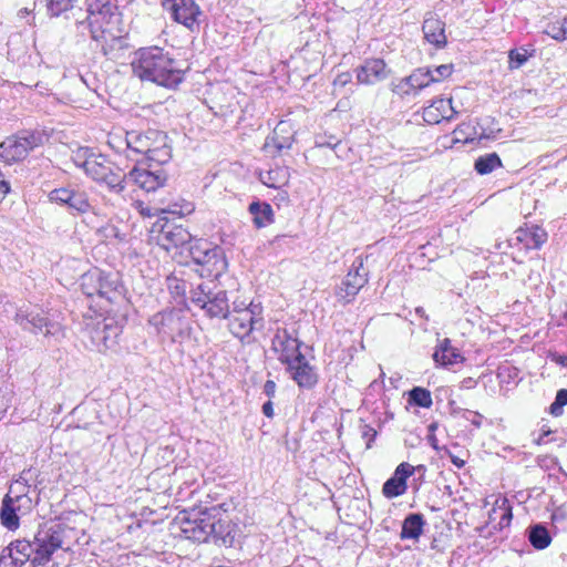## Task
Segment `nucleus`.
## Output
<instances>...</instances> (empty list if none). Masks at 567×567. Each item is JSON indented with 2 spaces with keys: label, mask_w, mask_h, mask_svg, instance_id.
I'll use <instances>...</instances> for the list:
<instances>
[{
  "label": "nucleus",
  "mask_w": 567,
  "mask_h": 567,
  "mask_svg": "<svg viewBox=\"0 0 567 567\" xmlns=\"http://www.w3.org/2000/svg\"><path fill=\"white\" fill-rule=\"evenodd\" d=\"M375 435H377V432L373 427H371L369 425L363 426L362 436L364 439H368V443H367L368 447H370V441H372Z\"/></svg>",
  "instance_id": "bf43d9fd"
},
{
  "label": "nucleus",
  "mask_w": 567,
  "mask_h": 567,
  "mask_svg": "<svg viewBox=\"0 0 567 567\" xmlns=\"http://www.w3.org/2000/svg\"><path fill=\"white\" fill-rule=\"evenodd\" d=\"M229 329L236 338L244 340L250 336L252 330L257 329V322L249 315V311H241L233 316L229 321Z\"/></svg>",
  "instance_id": "a878e982"
},
{
  "label": "nucleus",
  "mask_w": 567,
  "mask_h": 567,
  "mask_svg": "<svg viewBox=\"0 0 567 567\" xmlns=\"http://www.w3.org/2000/svg\"><path fill=\"white\" fill-rule=\"evenodd\" d=\"M355 73L358 83L365 85H373L388 76L385 63L381 59L367 60L355 70Z\"/></svg>",
  "instance_id": "4be33fe9"
},
{
  "label": "nucleus",
  "mask_w": 567,
  "mask_h": 567,
  "mask_svg": "<svg viewBox=\"0 0 567 567\" xmlns=\"http://www.w3.org/2000/svg\"><path fill=\"white\" fill-rule=\"evenodd\" d=\"M162 6L176 22L184 24L190 31L198 28V17L202 11L194 0H163Z\"/></svg>",
  "instance_id": "4468645a"
},
{
  "label": "nucleus",
  "mask_w": 567,
  "mask_h": 567,
  "mask_svg": "<svg viewBox=\"0 0 567 567\" xmlns=\"http://www.w3.org/2000/svg\"><path fill=\"white\" fill-rule=\"evenodd\" d=\"M17 310L18 309H16L14 305L12 302H10L9 300L0 303V312H2V313H6V315H9L11 312L16 313Z\"/></svg>",
  "instance_id": "e2e57ef3"
},
{
  "label": "nucleus",
  "mask_w": 567,
  "mask_h": 567,
  "mask_svg": "<svg viewBox=\"0 0 567 567\" xmlns=\"http://www.w3.org/2000/svg\"><path fill=\"white\" fill-rule=\"evenodd\" d=\"M425 524L426 522L424 519L423 514L421 513H411L406 515L402 523L400 538L403 540H417L420 536L423 534Z\"/></svg>",
  "instance_id": "bb28decb"
},
{
  "label": "nucleus",
  "mask_w": 567,
  "mask_h": 567,
  "mask_svg": "<svg viewBox=\"0 0 567 567\" xmlns=\"http://www.w3.org/2000/svg\"><path fill=\"white\" fill-rule=\"evenodd\" d=\"M74 529L65 524L44 525L33 535L32 539H17L2 549L0 565L3 567H21L28 560L33 565L43 566L53 553L61 548H70V538Z\"/></svg>",
  "instance_id": "f257e3e1"
},
{
  "label": "nucleus",
  "mask_w": 567,
  "mask_h": 567,
  "mask_svg": "<svg viewBox=\"0 0 567 567\" xmlns=\"http://www.w3.org/2000/svg\"><path fill=\"white\" fill-rule=\"evenodd\" d=\"M214 532L210 542L227 547L233 546L236 535V526L229 520L220 517L219 513L214 514Z\"/></svg>",
  "instance_id": "b1692460"
},
{
  "label": "nucleus",
  "mask_w": 567,
  "mask_h": 567,
  "mask_svg": "<svg viewBox=\"0 0 567 567\" xmlns=\"http://www.w3.org/2000/svg\"><path fill=\"white\" fill-rule=\"evenodd\" d=\"M52 203L66 206L72 214H86L92 210L86 192L79 187H61L49 193Z\"/></svg>",
  "instance_id": "9b49d317"
},
{
  "label": "nucleus",
  "mask_w": 567,
  "mask_h": 567,
  "mask_svg": "<svg viewBox=\"0 0 567 567\" xmlns=\"http://www.w3.org/2000/svg\"><path fill=\"white\" fill-rule=\"evenodd\" d=\"M214 524V514L204 511L194 515V517H188L183 523V533L194 542L208 543L212 539Z\"/></svg>",
  "instance_id": "2eb2a0df"
},
{
  "label": "nucleus",
  "mask_w": 567,
  "mask_h": 567,
  "mask_svg": "<svg viewBox=\"0 0 567 567\" xmlns=\"http://www.w3.org/2000/svg\"><path fill=\"white\" fill-rule=\"evenodd\" d=\"M528 540L534 548L542 550L550 545L551 536L544 525L535 524L528 528Z\"/></svg>",
  "instance_id": "72a5a7b5"
},
{
  "label": "nucleus",
  "mask_w": 567,
  "mask_h": 567,
  "mask_svg": "<svg viewBox=\"0 0 567 567\" xmlns=\"http://www.w3.org/2000/svg\"><path fill=\"white\" fill-rule=\"evenodd\" d=\"M14 322L24 331L44 337H55L61 332V324L50 313L38 307H21L16 311Z\"/></svg>",
  "instance_id": "0eeeda50"
},
{
  "label": "nucleus",
  "mask_w": 567,
  "mask_h": 567,
  "mask_svg": "<svg viewBox=\"0 0 567 567\" xmlns=\"http://www.w3.org/2000/svg\"><path fill=\"white\" fill-rule=\"evenodd\" d=\"M212 282H200L192 288L189 299L193 305L205 311L209 318L227 319L230 313L227 291L212 287Z\"/></svg>",
  "instance_id": "423d86ee"
},
{
  "label": "nucleus",
  "mask_w": 567,
  "mask_h": 567,
  "mask_svg": "<svg viewBox=\"0 0 567 567\" xmlns=\"http://www.w3.org/2000/svg\"><path fill=\"white\" fill-rule=\"evenodd\" d=\"M172 150L168 146L167 142L164 143V146H161L157 150H153L152 153H150L146 158L147 161L155 163L156 165H162L167 163L172 157Z\"/></svg>",
  "instance_id": "a19ab883"
},
{
  "label": "nucleus",
  "mask_w": 567,
  "mask_h": 567,
  "mask_svg": "<svg viewBox=\"0 0 567 567\" xmlns=\"http://www.w3.org/2000/svg\"><path fill=\"white\" fill-rule=\"evenodd\" d=\"M74 163L78 167H81L90 178L99 184L102 179H105L106 174L110 173L115 165L104 155L96 154L87 147L80 148L75 153Z\"/></svg>",
  "instance_id": "9d476101"
},
{
  "label": "nucleus",
  "mask_w": 567,
  "mask_h": 567,
  "mask_svg": "<svg viewBox=\"0 0 567 567\" xmlns=\"http://www.w3.org/2000/svg\"><path fill=\"white\" fill-rule=\"evenodd\" d=\"M565 405H567V389H560L557 391L555 400L549 406L550 414L560 416Z\"/></svg>",
  "instance_id": "79ce46f5"
},
{
  "label": "nucleus",
  "mask_w": 567,
  "mask_h": 567,
  "mask_svg": "<svg viewBox=\"0 0 567 567\" xmlns=\"http://www.w3.org/2000/svg\"><path fill=\"white\" fill-rule=\"evenodd\" d=\"M352 80V74L350 72H343L337 75V78L333 81L334 85L339 86H346L348 83H350Z\"/></svg>",
  "instance_id": "4d7b16f0"
},
{
  "label": "nucleus",
  "mask_w": 567,
  "mask_h": 567,
  "mask_svg": "<svg viewBox=\"0 0 567 567\" xmlns=\"http://www.w3.org/2000/svg\"><path fill=\"white\" fill-rule=\"evenodd\" d=\"M148 136L152 137V140L148 141L151 150L147 155L152 153L153 150H157L161 146H164V143L167 141V135L164 132L157 130H148Z\"/></svg>",
  "instance_id": "49530a36"
},
{
  "label": "nucleus",
  "mask_w": 567,
  "mask_h": 567,
  "mask_svg": "<svg viewBox=\"0 0 567 567\" xmlns=\"http://www.w3.org/2000/svg\"><path fill=\"white\" fill-rule=\"evenodd\" d=\"M151 140L152 137L148 136V130L144 133L132 131L126 133L125 145L127 150L147 156L151 150L148 143Z\"/></svg>",
  "instance_id": "473e14b6"
},
{
  "label": "nucleus",
  "mask_w": 567,
  "mask_h": 567,
  "mask_svg": "<svg viewBox=\"0 0 567 567\" xmlns=\"http://www.w3.org/2000/svg\"><path fill=\"white\" fill-rule=\"evenodd\" d=\"M276 390H277V385H276L275 381L267 380L265 382L262 392L269 398V400L275 396Z\"/></svg>",
  "instance_id": "13d9d810"
},
{
  "label": "nucleus",
  "mask_w": 567,
  "mask_h": 567,
  "mask_svg": "<svg viewBox=\"0 0 567 567\" xmlns=\"http://www.w3.org/2000/svg\"><path fill=\"white\" fill-rule=\"evenodd\" d=\"M543 32L558 42L567 40V18L548 22Z\"/></svg>",
  "instance_id": "e433bc0d"
},
{
  "label": "nucleus",
  "mask_w": 567,
  "mask_h": 567,
  "mask_svg": "<svg viewBox=\"0 0 567 567\" xmlns=\"http://www.w3.org/2000/svg\"><path fill=\"white\" fill-rule=\"evenodd\" d=\"M130 185H136L138 188L150 193L163 187L167 181V175L162 168L150 165V168L135 166L128 172Z\"/></svg>",
  "instance_id": "a211bd4d"
},
{
  "label": "nucleus",
  "mask_w": 567,
  "mask_h": 567,
  "mask_svg": "<svg viewBox=\"0 0 567 567\" xmlns=\"http://www.w3.org/2000/svg\"><path fill=\"white\" fill-rule=\"evenodd\" d=\"M455 114L451 99H436L424 107L423 120L429 124H439L442 120L451 121Z\"/></svg>",
  "instance_id": "5701e85b"
},
{
  "label": "nucleus",
  "mask_w": 567,
  "mask_h": 567,
  "mask_svg": "<svg viewBox=\"0 0 567 567\" xmlns=\"http://www.w3.org/2000/svg\"><path fill=\"white\" fill-rule=\"evenodd\" d=\"M188 252L192 261L200 267L196 271L202 278H218L228 267L224 249L206 239H193Z\"/></svg>",
  "instance_id": "20e7f679"
},
{
  "label": "nucleus",
  "mask_w": 567,
  "mask_h": 567,
  "mask_svg": "<svg viewBox=\"0 0 567 567\" xmlns=\"http://www.w3.org/2000/svg\"><path fill=\"white\" fill-rule=\"evenodd\" d=\"M503 167V163L497 153H488L478 156L474 162V169L478 175H487L496 168Z\"/></svg>",
  "instance_id": "f704fd0d"
},
{
  "label": "nucleus",
  "mask_w": 567,
  "mask_h": 567,
  "mask_svg": "<svg viewBox=\"0 0 567 567\" xmlns=\"http://www.w3.org/2000/svg\"><path fill=\"white\" fill-rule=\"evenodd\" d=\"M163 213H168L173 215H177L179 217L188 215L194 212V205L190 202L185 199H181L179 202H175L169 204L166 208L162 209Z\"/></svg>",
  "instance_id": "ea45409f"
},
{
  "label": "nucleus",
  "mask_w": 567,
  "mask_h": 567,
  "mask_svg": "<svg viewBox=\"0 0 567 567\" xmlns=\"http://www.w3.org/2000/svg\"><path fill=\"white\" fill-rule=\"evenodd\" d=\"M100 184L105 185L112 194L123 195L130 185L128 173L125 174L122 168L114 165L113 169L106 174L105 179H102Z\"/></svg>",
  "instance_id": "c85d7f7f"
},
{
  "label": "nucleus",
  "mask_w": 567,
  "mask_h": 567,
  "mask_svg": "<svg viewBox=\"0 0 567 567\" xmlns=\"http://www.w3.org/2000/svg\"><path fill=\"white\" fill-rule=\"evenodd\" d=\"M248 210L257 228L266 227L274 221L272 207L266 202L255 200L249 204Z\"/></svg>",
  "instance_id": "c756f323"
},
{
  "label": "nucleus",
  "mask_w": 567,
  "mask_h": 567,
  "mask_svg": "<svg viewBox=\"0 0 567 567\" xmlns=\"http://www.w3.org/2000/svg\"><path fill=\"white\" fill-rule=\"evenodd\" d=\"M10 401H11L10 392L7 390V388L4 390H2L0 388V413L7 411V409L10 405Z\"/></svg>",
  "instance_id": "5fc2aeb1"
},
{
  "label": "nucleus",
  "mask_w": 567,
  "mask_h": 567,
  "mask_svg": "<svg viewBox=\"0 0 567 567\" xmlns=\"http://www.w3.org/2000/svg\"><path fill=\"white\" fill-rule=\"evenodd\" d=\"M102 233L106 239H117L118 241L126 240V234L115 225H106L102 228Z\"/></svg>",
  "instance_id": "8fccbe9b"
},
{
  "label": "nucleus",
  "mask_w": 567,
  "mask_h": 567,
  "mask_svg": "<svg viewBox=\"0 0 567 567\" xmlns=\"http://www.w3.org/2000/svg\"><path fill=\"white\" fill-rule=\"evenodd\" d=\"M432 358L436 365L450 368L458 363H463L465 358L460 349L452 346L449 338L437 339Z\"/></svg>",
  "instance_id": "412c9836"
},
{
  "label": "nucleus",
  "mask_w": 567,
  "mask_h": 567,
  "mask_svg": "<svg viewBox=\"0 0 567 567\" xmlns=\"http://www.w3.org/2000/svg\"><path fill=\"white\" fill-rule=\"evenodd\" d=\"M508 58H509V69H512V70L520 68L528 60L527 51L525 49L511 50L508 53Z\"/></svg>",
  "instance_id": "c03bdc74"
},
{
  "label": "nucleus",
  "mask_w": 567,
  "mask_h": 567,
  "mask_svg": "<svg viewBox=\"0 0 567 567\" xmlns=\"http://www.w3.org/2000/svg\"><path fill=\"white\" fill-rule=\"evenodd\" d=\"M420 470H424V466L420 465L415 467L408 462L400 463L392 476L388 478L382 486L384 497L392 499L405 494L408 491V478L411 477L415 471Z\"/></svg>",
  "instance_id": "f3484780"
},
{
  "label": "nucleus",
  "mask_w": 567,
  "mask_h": 567,
  "mask_svg": "<svg viewBox=\"0 0 567 567\" xmlns=\"http://www.w3.org/2000/svg\"><path fill=\"white\" fill-rule=\"evenodd\" d=\"M48 140L49 135L44 130H20L0 144V158L8 164L21 161Z\"/></svg>",
  "instance_id": "39448f33"
},
{
  "label": "nucleus",
  "mask_w": 567,
  "mask_h": 567,
  "mask_svg": "<svg viewBox=\"0 0 567 567\" xmlns=\"http://www.w3.org/2000/svg\"><path fill=\"white\" fill-rule=\"evenodd\" d=\"M155 240L161 248L169 252L173 249L183 248L186 245L189 246L193 241V237L182 225L166 221L161 225Z\"/></svg>",
  "instance_id": "dca6fc26"
},
{
  "label": "nucleus",
  "mask_w": 567,
  "mask_h": 567,
  "mask_svg": "<svg viewBox=\"0 0 567 567\" xmlns=\"http://www.w3.org/2000/svg\"><path fill=\"white\" fill-rule=\"evenodd\" d=\"M431 72H433V83L440 82L446 78H449L453 73V65L452 64H442L433 70L431 69Z\"/></svg>",
  "instance_id": "3c124183"
},
{
  "label": "nucleus",
  "mask_w": 567,
  "mask_h": 567,
  "mask_svg": "<svg viewBox=\"0 0 567 567\" xmlns=\"http://www.w3.org/2000/svg\"><path fill=\"white\" fill-rule=\"evenodd\" d=\"M550 433H551V431H550V430H543V433L538 436V439L536 440V443H537V444H542V443H544V442H545V441H544V437H545V436H547V435H549Z\"/></svg>",
  "instance_id": "774afa93"
},
{
  "label": "nucleus",
  "mask_w": 567,
  "mask_h": 567,
  "mask_svg": "<svg viewBox=\"0 0 567 567\" xmlns=\"http://www.w3.org/2000/svg\"><path fill=\"white\" fill-rule=\"evenodd\" d=\"M369 271L364 268L363 256H358L337 290V297L343 303L351 302L368 284Z\"/></svg>",
  "instance_id": "1a4fd4ad"
},
{
  "label": "nucleus",
  "mask_w": 567,
  "mask_h": 567,
  "mask_svg": "<svg viewBox=\"0 0 567 567\" xmlns=\"http://www.w3.org/2000/svg\"><path fill=\"white\" fill-rule=\"evenodd\" d=\"M553 361H555L557 364L567 368V355L565 354H556L553 358Z\"/></svg>",
  "instance_id": "69168bd1"
},
{
  "label": "nucleus",
  "mask_w": 567,
  "mask_h": 567,
  "mask_svg": "<svg viewBox=\"0 0 567 567\" xmlns=\"http://www.w3.org/2000/svg\"><path fill=\"white\" fill-rule=\"evenodd\" d=\"M9 193H10V184L6 179L2 172L0 171V202H2Z\"/></svg>",
  "instance_id": "6e6d98bb"
},
{
  "label": "nucleus",
  "mask_w": 567,
  "mask_h": 567,
  "mask_svg": "<svg viewBox=\"0 0 567 567\" xmlns=\"http://www.w3.org/2000/svg\"><path fill=\"white\" fill-rule=\"evenodd\" d=\"M409 80L414 84V89L421 91L433 83V72L430 68H417L410 75Z\"/></svg>",
  "instance_id": "58836bf2"
},
{
  "label": "nucleus",
  "mask_w": 567,
  "mask_h": 567,
  "mask_svg": "<svg viewBox=\"0 0 567 567\" xmlns=\"http://www.w3.org/2000/svg\"><path fill=\"white\" fill-rule=\"evenodd\" d=\"M340 141L336 136H317L315 144L317 147L334 148L339 145Z\"/></svg>",
  "instance_id": "603ef678"
},
{
  "label": "nucleus",
  "mask_w": 567,
  "mask_h": 567,
  "mask_svg": "<svg viewBox=\"0 0 567 567\" xmlns=\"http://www.w3.org/2000/svg\"><path fill=\"white\" fill-rule=\"evenodd\" d=\"M424 39L436 49H443L447 44L445 22L433 12H427L422 24Z\"/></svg>",
  "instance_id": "aec40b11"
},
{
  "label": "nucleus",
  "mask_w": 567,
  "mask_h": 567,
  "mask_svg": "<svg viewBox=\"0 0 567 567\" xmlns=\"http://www.w3.org/2000/svg\"><path fill=\"white\" fill-rule=\"evenodd\" d=\"M81 288L87 297L99 296L113 301L116 295L117 281L95 269L84 274L81 279Z\"/></svg>",
  "instance_id": "ddd939ff"
},
{
  "label": "nucleus",
  "mask_w": 567,
  "mask_h": 567,
  "mask_svg": "<svg viewBox=\"0 0 567 567\" xmlns=\"http://www.w3.org/2000/svg\"><path fill=\"white\" fill-rule=\"evenodd\" d=\"M33 477V471L31 468L23 471L18 480H16L7 494L11 496L29 495L31 488L29 482Z\"/></svg>",
  "instance_id": "4c0bfd02"
},
{
  "label": "nucleus",
  "mask_w": 567,
  "mask_h": 567,
  "mask_svg": "<svg viewBox=\"0 0 567 567\" xmlns=\"http://www.w3.org/2000/svg\"><path fill=\"white\" fill-rule=\"evenodd\" d=\"M261 411H262L264 415L269 419H271L275 415L274 404H272L271 400H268L267 402H265L262 404Z\"/></svg>",
  "instance_id": "680f3d73"
},
{
  "label": "nucleus",
  "mask_w": 567,
  "mask_h": 567,
  "mask_svg": "<svg viewBox=\"0 0 567 567\" xmlns=\"http://www.w3.org/2000/svg\"><path fill=\"white\" fill-rule=\"evenodd\" d=\"M408 402L424 409H430L433 404L431 392L422 386H414L408 392Z\"/></svg>",
  "instance_id": "c9c22d12"
},
{
  "label": "nucleus",
  "mask_w": 567,
  "mask_h": 567,
  "mask_svg": "<svg viewBox=\"0 0 567 567\" xmlns=\"http://www.w3.org/2000/svg\"><path fill=\"white\" fill-rule=\"evenodd\" d=\"M248 311L251 317H254V320L257 322V324H262V307L260 303L249 302L248 303Z\"/></svg>",
  "instance_id": "864d4df0"
},
{
  "label": "nucleus",
  "mask_w": 567,
  "mask_h": 567,
  "mask_svg": "<svg viewBox=\"0 0 567 567\" xmlns=\"http://www.w3.org/2000/svg\"><path fill=\"white\" fill-rule=\"evenodd\" d=\"M547 237L544 228L532 226L517 229L515 240L523 243L527 249H539L546 243Z\"/></svg>",
  "instance_id": "393cba45"
},
{
  "label": "nucleus",
  "mask_w": 567,
  "mask_h": 567,
  "mask_svg": "<svg viewBox=\"0 0 567 567\" xmlns=\"http://www.w3.org/2000/svg\"><path fill=\"white\" fill-rule=\"evenodd\" d=\"M503 511L501 519L498 522V526L501 529L508 527L511 525V522L513 519V513H512V506L509 505L508 499L503 498L502 505L499 506Z\"/></svg>",
  "instance_id": "de8ad7c7"
},
{
  "label": "nucleus",
  "mask_w": 567,
  "mask_h": 567,
  "mask_svg": "<svg viewBox=\"0 0 567 567\" xmlns=\"http://www.w3.org/2000/svg\"><path fill=\"white\" fill-rule=\"evenodd\" d=\"M20 514H27L32 509V498L29 495L11 496Z\"/></svg>",
  "instance_id": "09e8293b"
},
{
  "label": "nucleus",
  "mask_w": 567,
  "mask_h": 567,
  "mask_svg": "<svg viewBox=\"0 0 567 567\" xmlns=\"http://www.w3.org/2000/svg\"><path fill=\"white\" fill-rule=\"evenodd\" d=\"M392 92L400 96L416 94L419 91L414 89V84L410 82L409 76L401 79L398 83L393 84Z\"/></svg>",
  "instance_id": "37998d69"
},
{
  "label": "nucleus",
  "mask_w": 567,
  "mask_h": 567,
  "mask_svg": "<svg viewBox=\"0 0 567 567\" xmlns=\"http://www.w3.org/2000/svg\"><path fill=\"white\" fill-rule=\"evenodd\" d=\"M19 513L11 495L6 494L0 511L1 524L9 530H16L20 525Z\"/></svg>",
  "instance_id": "7c9ffc66"
},
{
  "label": "nucleus",
  "mask_w": 567,
  "mask_h": 567,
  "mask_svg": "<svg viewBox=\"0 0 567 567\" xmlns=\"http://www.w3.org/2000/svg\"><path fill=\"white\" fill-rule=\"evenodd\" d=\"M91 346L99 352L114 350L122 333V326L113 318H105L87 328Z\"/></svg>",
  "instance_id": "6e6552de"
},
{
  "label": "nucleus",
  "mask_w": 567,
  "mask_h": 567,
  "mask_svg": "<svg viewBox=\"0 0 567 567\" xmlns=\"http://www.w3.org/2000/svg\"><path fill=\"white\" fill-rule=\"evenodd\" d=\"M302 344L295 328H278L271 340V349L278 354V360L282 364L302 354L300 351Z\"/></svg>",
  "instance_id": "f8f14e48"
},
{
  "label": "nucleus",
  "mask_w": 567,
  "mask_h": 567,
  "mask_svg": "<svg viewBox=\"0 0 567 567\" xmlns=\"http://www.w3.org/2000/svg\"><path fill=\"white\" fill-rule=\"evenodd\" d=\"M75 27H76L78 35H81V37L90 35V38L93 40V31H95V28L93 25L91 18L89 17L87 12H86L85 19L76 20Z\"/></svg>",
  "instance_id": "a18cd8bd"
},
{
  "label": "nucleus",
  "mask_w": 567,
  "mask_h": 567,
  "mask_svg": "<svg viewBox=\"0 0 567 567\" xmlns=\"http://www.w3.org/2000/svg\"><path fill=\"white\" fill-rule=\"evenodd\" d=\"M290 178L289 168L286 166H276L266 172L259 173V181L267 187L281 189L288 185Z\"/></svg>",
  "instance_id": "cd10ccee"
},
{
  "label": "nucleus",
  "mask_w": 567,
  "mask_h": 567,
  "mask_svg": "<svg viewBox=\"0 0 567 567\" xmlns=\"http://www.w3.org/2000/svg\"><path fill=\"white\" fill-rule=\"evenodd\" d=\"M248 303L244 300L241 301H238V300H235L233 301V312L234 315H238L240 313L241 311H248Z\"/></svg>",
  "instance_id": "052dcab7"
},
{
  "label": "nucleus",
  "mask_w": 567,
  "mask_h": 567,
  "mask_svg": "<svg viewBox=\"0 0 567 567\" xmlns=\"http://www.w3.org/2000/svg\"><path fill=\"white\" fill-rule=\"evenodd\" d=\"M415 315H417L419 317H421V318H423L425 320H429V318H427L423 307H416L415 308Z\"/></svg>",
  "instance_id": "338daca9"
},
{
  "label": "nucleus",
  "mask_w": 567,
  "mask_h": 567,
  "mask_svg": "<svg viewBox=\"0 0 567 567\" xmlns=\"http://www.w3.org/2000/svg\"><path fill=\"white\" fill-rule=\"evenodd\" d=\"M86 12L91 18L95 31L93 41L102 43V52L105 56L111 54L114 44L123 47L124 37L120 29V13L110 1L86 0Z\"/></svg>",
  "instance_id": "7ed1b4c3"
},
{
  "label": "nucleus",
  "mask_w": 567,
  "mask_h": 567,
  "mask_svg": "<svg viewBox=\"0 0 567 567\" xmlns=\"http://www.w3.org/2000/svg\"><path fill=\"white\" fill-rule=\"evenodd\" d=\"M286 371L289 377L303 389H311L318 382V375L315 368L310 365L303 354H299L292 360L286 362Z\"/></svg>",
  "instance_id": "6ab92c4d"
},
{
  "label": "nucleus",
  "mask_w": 567,
  "mask_h": 567,
  "mask_svg": "<svg viewBox=\"0 0 567 567\" xmlns=\"http://www.w3.org/2000/svg\"><path fill=\"white\" fill-rule=\"evenodd\" d=\"M133 74L142 81L175 89L183 81L185 70L181 62L158 47L141 48L134 52L131 61Z\"/></svg>",
  "instance_id": "f03ea898"
},
{
  "label": "nucleus",
  "mask_w": 567,
  "mask_h": 567,
  "mask_svg": "<svg viewBox=\"0 0 567 567\" xmlns=\"http://www.w3.org/2000/svg\"><path fill=\"white\" fill-rule=\"evenodd\" d=\"M288 127L289 124L286 122L281 121L280 123H278L271 136L267 137L266 146H269L271 144L278 152H281L282 150H289L293 143V135H284L285 133L289 132Z\"/></svg>",
  "instance_id": "2f4dec72"
},
{
  "label": "nucleus",
  "mask_w": 567,
  "mask_h": 567,
  "mask_svg": "<svg viewBox=\"0 0 567 567\" xmlns=\"http://www.w3.org/2000/svg\"><path fill=\"white\" fill-rule=\"evenodd\" d=\"M449 457L453 465H455L457 468H462L465 465V461L460 458L458 456L449 453Z\"/></svg>",
  "instance_id": "0e129e2a"
}]
</instances>
